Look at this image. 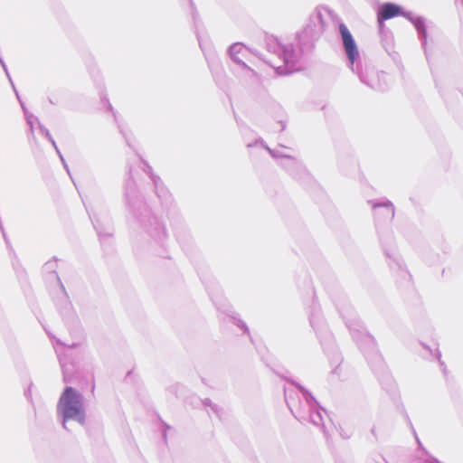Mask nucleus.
<instances>
[{
	"label": "nucleus",
	"mask_w": 463,
	"mask_h": 463,
	"mask_svg": "<svg viewBox=\"0 0 463 463\" xmlns=\"http://www.w3.org/2000/svg\"><path fill=\"white\" fill-rule=\"evenodd\" d=\"M57 410L63 417V425L70 419L76 420L80 423L84 422L80 397L79 392L72 387L65 388L60 397Z\"/></svg>",
	"instance_id": "f257e3e1"
},
{
	"label": "nucleus",
	"mask_w": 463,
	"mask_h": 463,
	"mask_svg": "<svg viewBox=\"0 0 463 463\" xmlns=\"http://www.w3.org/2000/svg\"><path fill=\"white\" fill-rule=\"evenodd\" d=\"M339 31L342 36L344 48L345 50L346 55L350 60L351 63H354L358 56V50L354 40L348 30V28L344 24H339Z\"/></svg>",
	"instance_id": "f03ea898"
},
{
	"label": "nucleus",
	"mask_w": 463,
	"mask_h": 463,
	"mask_svg": "<svg viewBox=\"0 0 463 463\" xmlns=\"http://www.w3.org/2000/svg\"><path fill=\"white\" fill-rule=\"evenodd\" d=\"M401 14H402V10L399 5L387 3L381 6L377 14V22L381 26H383V21L392 19Z\"/></svg>",
	"instance_id": "7ed1b4c3"
},
{
	"label": "nucleus",
	"mask_w": 463,
	"mask_h": 463,
	"mask_svg": "<svg viewBox=\"0 0 463 463\" xmlns=\"http://www.w3.org/2000/svg\"><path fill=\"white\" fill-rule=\"evenodd\" d=\"M376 216H383L387 219H392L394 216V208L392 204L379 205L374 208Z\"/></svg>",
	"instance_id": "20e7f679"
}]
</instances>
